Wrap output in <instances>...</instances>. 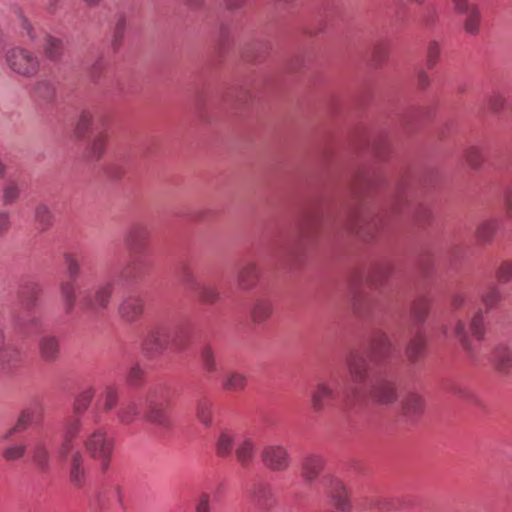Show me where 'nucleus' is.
Segmentation results:
<instances>
[{
  "label": "nucleus",
  "instance_id": "obj_1",
  "mask_svg": "<svg viewBox=\"0 0 512 512\" xmlns=\"http://www.w3.org/2000/svg\"><path fill=\"white\" fill-rule=\"evenodd\" d=\"M190 340V325L185 320L157 324L147 333L142 350L147 358L162 356L165 351H183Z\"/></svg>",
  "mask_w": 512,
  "mask_h": 512
},
{
  "label": "nucleus",
  "instance_id": "obj_2",
  "mask_svg": "<svg viewBox=\"0 0 512 512\" xmlns=\"http://www.w3.org/2000/svg\"><path fill=\"white\" fill-rule=\"evenodd\" d=\"M392 344L383 333H377L373 337L366 353L355 351L347 358V370L351 381L359 386L367 383L370 373V363L380 365L390 356Z\"/></svg>",
  "mask_w": 512,
  "mask_h": 512
},
{
  "label": "nucleus",
  "instance_id": "obj_3",
  "mask_svg": "<svg viewBox=\"0 0 512 512\" xmlns=\"http://www.w3.org/2000/svg\"><path fill=\"white\" fill-rule=\"evenodd\" d=\"M42 293V288L39 283L27 282L23 286L20 294L24 310L14 311L11 315V323L13 327L22 332L27 333L31 329L40 327V318L35 314L34 309L38 305V299Z\"/></svg>",
  "mask_w": 512,
  "mask_h": 512
},
{
  "label": "nucleus",
  "instance_id": "obj_4",
  "mask_svg": "<svg viewBox=\"0 0 512 512\" xmlns=\"http://www.w3.org/2000/svg\"><path fill=\"white\" fill-rule=\"evenodd\" d=\"M115 283L112 280L101 281L91 290L79 293V307L87 313L98 315L106 311L111 303Z\"/></svg>",
  "mask_w": 512,
  "mask_h": 512
},
{
  "label": "nucleus",
  "instance_id": "obj_5",
  "mask_svg": "<svg viewBox=\"0 0 512 512\" xmlns=\"http://www.w3.org/2000/svg\"><path fill=\"white\" fill-rule=\"evenodd\" d=\"M115 441L104 429L92 432L84 441L89 456L100 463L101 470L106 472L114 450Z\"/></svg>",
  "mask_w": 512,
  "mask_h": 512
},
{
  "label": "nucleus",
  "instance_id": "obj_6",
  "mask_svg": "<svg viewBox=\"0 0 512 512\" xmlns=\"http://www.w3.org/2000/svg\"><path fill=\"white\" fill-rule=\"evenodd\" d=\"M64 262L69 280L62 281L59 290L64 311L69 315L74 311L77 302L75 280L80 275V261L75 254L67 253L64 256Z\"/></svg>",
  "mask_w": 512,
  "mask_h": 512
},
{
  "label": "nucleus",
  "instance_id": "obj_7",
  "mask_svg": "<svg viewBox=\"0 0 512 512\" xmlns=\"http://www.w3.org/2000/svg\"><path fill=\"white\" fill-rule=\"evenodd\" d=\"M260 459L263 467L273 473H284L292 465L288 448L280 443H270L262 447Z\"/></svg>",
  "mask_w": 512,
  "mask_h": 512
},
{
  "label": "nucleus",
  "instance_id": "obj_8",
  "mask_svg": "<svg viewBox=\"0 0 512 512\" xmlns=\"http://www.w3.org/2000/svg\"><path fill=\"white\" fill-rule=\"evenodd\" d=\"M246 496L256 512H271L277 505L274 488L265 480H257L247 486Z\"/></svg>",
  "mask_w": 512,
  "mask_h": 512
},
{
  "label": "nucleus",
  "instance_id": "obj_9",
  "mask_svg": "<svg viewBox=\"0 0 512 512\" xmlns=\"http://www.w3.org/2000/svg\"><path fill=\"white\" fill-rule=\"evenodd\" d=\"M369 396L371 400L380 406H389L398 399V388L394 377L387 373H379L373 379Z\"/></svg>",
  "mask_w": 512,
  "mask_h": 512
},
{
  "label": "nucleus",
  "instance_id": "obj_10",
  "mask_svg": "<svg viewBox=\"0 0 512 512\" xmlns=\"http://www.w3.org/2000/svg\"><path fill=\"white\" fill-rule=\"evenodd\" d=\"M6 63L13 72L24 77H33L39 70L38 57L22 47L9 49L6 52Z\"/></svg>",
  "mask_w": 512,
  "mask_h": 512
},
{
  "label": "nucleus",
  "instance_id": "obj_11",
  "mask_svg": "<svg viewBox=\"0 0 512 512\" xmlns=\"http://www.w3.org/2000/svg\"><path fill=\"white\" fill-rule=\"evenodd\" d=\"M454 12L462 17L465 34L477 36L481 30L482 12L477 3L471 0H452Z\"/></svg>",
  "mask_w": 512,
  "mask_h": 512
},
{
  "label": "nucleus",
  "instance_id": "obj_12",
  "mask_svg": "<svg viewBox=\"0 0 512 512\" xmlns=\"http://www.w3.org/2000/svg\"><path fill=\"white\" fill-rule=\"evenodd\" d=\"M325 494L333 507L340 512H351L350 492L342 480L335 475H327L322 480Z\"/></svg>",
  "mask_w": 512,
  "mask_h": 512
},
{
  "label": "nucleus",
  "instance_id": "obj_13",
  "mask_svg": "<svg viewBox=\"0 0 512 512\" xmlns=\"http://www.w3.org/2000/svg\"><path fill=\"white\" fill-rule=\"evenodd\" d=\"M145 412L144 419L154 425L168 428L171 425V420L168 415V402L164 399H159L156 393H149L144 401Z\"/></svg>",
  "mask_w": 512,
  "mask_h": 512
},
{
  "label": "nucleus",
  "instance_id": "obj_14",
  "mask_svg": "<svg viewBox=\"0 0 512 512\" xmlns=\"http://www.w3.org/2000/svg\"><path fill=\"white\" fill-rule=\"evenodd\" d=\"M144 299L137 294H130L122 298L117 313L120 319L127 324L137 322L144 313Z\"/></svg>",
  "mask_w": 512,
  "mask_h": 512
},
{
  "label": "nucleus",
  "instance_id": "obj_15",
  "mask_svg": "<svg viewBox=\"0 0 512 512\" xmlns=\"http://www.w3.org/2000/svg\"><path fill=\"white\" fill-rule=\"evenodd\" d=\"M325 458L318 453H308L303 456L300 463V475L306 484L314 483L325 468Z\"/></svg>",
  "mask_w": 512,
  "mask_h": 512
},
{
  "label": "nucleus",
  "instance_id": "obj_16",
  "mask_svg": "<svg viewBox=\"0 0 512 512\" xmlns=\"http://www.w3.org/2000/svg\"><path fill=\"white\" fill-rule=\"evenodd\" d=\"M490 362L494 370L501 376H508L512 372V348L507 343H497L490 354Z\"/></svg>",
  "mask_w": 512,
  "mask_h": 512
},
{
  "label": "nucleus",
  "instance_id": "obj_17",
  "mask_svg": "<svg viewBox=\"0 0 512 512\" xmlns=\"http://www.w3.org/2000/svg\"><path fill=\"white\" fill-rule=\"evenodd\" d=\"M337 393L331 384L325 381L317 383L311 392V409L319 414L328 408L336 399Z\"/></svg>",
  "mask_w": 512,
  "mask_h": 512
},
{
  "label": "nucleus",
  "instance_id": "obj_18",
  "mask_svg": "<svg viewBox=\"0 0 512 512\" xmlns=\"http://www.w3.org/2000/svg\"><path fill=\"white\" fill-rule=\"evenodd\" d=\"M425 410V402L421 395L408 393L401 401V414L407 422L418 420Z\"/></svg>",
  "mask_w": 512,
  "mask_h": 512
},
{
  "label": "nucleus",
  "instance_id": "obj_19",
  "mask_svg": "<svg viewBox=\"0 0 512 512\" xmlns=\"http://www.w3.org/2000/svg\"><path fill=\"white\" fill-rule=\"evenodd\" d=\"M454 335L458 339L468 361L471 364H476L479 360L480 350L469 337L465 323L462 320H458L455 324Z\"/></svg>",
  "mask_w": 512,
  "mask_h": 512
},
{
  "label": "nucleus",
  "instance_id": "obj_20",
  "mask_svg": "<svg viewBox=\"0 0 512 512\" xmlns=\"http://www.w3.org/2000/svg\"><path fill=\"white\" fill-rule=\"evenodd\" d=\"M260 280V270L256 263L246 262L242 264L237 272L236 283L240 290L250 291Z\"/></svg>",
  "mask_w": 512,
  "mask_h": 512
},
{
  "label": "nucleus",
  "instance_id": "obj_21",
  "mask_svg": "<svg viewBox=\"0 0 512 512\" xmlns=\"http://www.w3.org/2000/svg\"><path fill=\"white\" fill-rule=\"evenodd\" d=\"M87 481V473L85 468V458L81 452L76 451L72 454L69 465V482L70 484L81 489Z\"/></svg>",
  "mask_w": 512,
  "mask_h": 512
},
{
  "label": "nucleus",
  "instance_id": "obj_22",
  "mask_svg": "<svg viewBox=\"0 0 512 512\" xmlns=\"http://www.w3.org/2000/svg\"><path fill=\"white\" fill-rule=\"evenodd\" d=\"M235 458L242 468H248L256 458V442L252 437L238 439L235 447Z\"/></svg>",
  "mask_w": 512,
  "mask_h": 512
},
{
  "label": "nucleus",
  "instance_id": "obj_23",
  "mask_svg": "<svg viewBox=\"0 0 512 512\" xmlns=\"http://www.w3.org/2000/svg\"><path fill=\"white\" fill-rule=\"evenodd\" d=\"M39 407L37 405L29 406L21 411L15 424L6 431L2 436V439L7 440L15 433H22L28 429V427L34 423L36 417L39 414Z\"/></svg>",
  "mask_w": 512,
  "mask_h": 512
},
{
  "label": "nucleus",
  "instance_id": "obj_24",
  "mask_svg": "<svg viewBox=\"0 0 512 512\" xmlns=\"http://www.w3.org/2000/svg\"><path fill=\"white\" fill-rule=\"evenodd\" d=\"M38 349L43 361L53 363L60 355L59 339L54 335H44L39 339Z\"/></svg>",
  "mask_w": 512,
  "mask_h": 512
},
{
  "label": "nucleus",
  "instance_id": "obj_25",
  "mask_svg": "<svg viewBox=\"0 0 512 512\" xmlns=\"http://www.w3.org/2000/svg\"><path fill=\"white\" fill-rule=\"evenodd\" d=\"M31 454L34 463L40 471L47 472L50 469L51 454L46 441L41 439L34 441Z\"/></svg>",
  "mask_w": 512,
  "mask_h": 512
},
{
  "label": "nucleus",
  "instance_id": "obj_26",
  "mask_svg": "<svg viewBox=\"0 0 512 512\" xmlns=\"http://www.w3.org/2000/svg\"><path fill=\"white\" fill-rule=\"evenodd\" d=\"M403 190L404 184H397L393 200H391L390 203H388L384 208L381 209V211L378 212V221L390 220L393 216H396L401 213L404 204V198L402 195Z\"/></svg>",
  "mask_w": 512,
  "mask_h": 512
},
{
  "label": "nucleus",
  "instance_id": "obj_27",
  "mask_svg": "<svg viewBox=\"0 0 512 512\" xmlns=\"http://www.w3.org/2000/svg\"><path fill=\"white\" fill-rule=\"evenodd\" d=\"M248 384L247 376L239 371H227L221 379V387L227 392H242Z\"/></svg>",
  "mask_w": 512,
  "mask_h": 512
},
{
  "label": "nucleus",
  "instance_id": "obj_28",
  "mask_svg": "<svg viewBox=\"0 0 512 512\" xmlns=\"http://www.w3.org/2000/svg\"><path fill=\"white\" fill-rule=\"evenodd\" d=\"M273 312L271 300L267 298H257L250 309V318L255 324H262L267 321Z\"/></svg>",
  "mask_w": 512,
  "mask_h": 512
},
{
  "label": "nucleus",
  "instance_id": "obj_29",
  "mask_svg": "<svg viewBox=\"0 0 512 512\" xmlns=\"http://www.w3.org/2000/svg\"><path fill=\"white\" fill-rule=\"evenodd\" d=\"M148 233L140 226H134L126 238L128 248L134 254L142 253L147 245Z\"/></svg>",
  "mask_w": 512,
  "mask_h": 512
},
{
  "label": "nucleus",
  "instance_id": "obj_30",
  "mask_svg": "<svg viewBox=\"0 0 512 512\" xmlns=\"http://www.w3.org/2000/svg\"><path fill=\"white\" fill-rule=\"evenodd\" d=\"M15 16L21 34H25L31 42H37L43 31L29 21L21 8L15 9Z\"/></svg>",
  "mask_w": 512,
  "mask_h": 512
},
{
  "label": "nucleus",
  "instance_id": "obj_31",
  "mask_svg": "<svg viewBox=\"0 0 512 512\" xmlns=\"http://www.w3.org/2000/svg\"><path fill=\"white\" fill-rule=\"evenodd\" d=\"M426 339L425 336L418 332L408 343L406 347V356L410 362L415 363L420 360L425 352Z\"/></svg>",
  "mask_w": 512,
  "mask_h": 512
},
{
  "label": "nucleus",
  "instance_id": "obj_32",
  "mask_svg": "<svg viewBox=\"0 0 512 512\" xmlns=\"http://www.w3.org/2000/svg\"><path fill=\"white\" fill-rule=\"evenodd\" d=\"M145 268V261L139 257H135L122 269L120 278L125 281L136 280L143 275Z\"/></svg>",
  "mask_w": 512,
  "mask_h": 512
},
{
  "label": "nucleus",
  "instance_id": "obj_33",
  "mask_svg": "<svg viewBox=\"0 0 512 512\" xmlns=\"http://www.w3.org/2000/svg\"><path fill=\"white\" fill-rule=\"evenodd\" d=\"M195 414L198 421L206 427L213 423V403L207 398H201L196 403Z\"/></svg>",
  "mask_w": 512,
  "mask_h": 512
},
{
  "label": "nucleus",
  "instance_id": "obj_34",
  "mask_svg": "<svg viewBox=\"0 0 512 512\" xmlns=\"http://www.w3.org/2000/svg\"><path fill=\"white\" fill-rule=\"evenodd\" d=\"M35 221L40 224H50L61 221V213L47 204H38L35 208Z\"/></svg>",
  "mask_w": 512,
  "mask_h": 512
},
{
  "label": "nucleus",
  "instance_id": "obj_35",
  "mask_svg": "<svg viewBox=\"0 0 512 512\" xmlns=\"http://www.w3.org/2000/svg\"><path fill=\"white\" fill-rule=\"evenodd\" d=\"M469 330L471 335L478 341H483L486 337L487 328L484 312L478 309L469 321Z\"/></svg>",
  "mask_w": 512,
  "mask_h": 512
},
{
  "label": "nucleus",
  "instance_id": "obj_36",
  "mask_svg": "<svg viewBox=\"0 0 512 512\" xmlns=\"http://www.w3.org/2000/svg\"><path fill=\"white\" fill-rule=\"evenodd\" d=\"M95 395V389L93 387H88L81 391L75 398L73 402V413L79 417H82L83 414L89 408L93 398Z\"/></svg>",
  "mask_w": 512,
  "mask_h": 512
},
{
  "label": "nucleus",
  "instance_id": "obj_37",
  "mask_svg": "<svg viewBox=\"0 0 512 512\" xmlns=\"http://www.w3.org/2000/svg\"><path fill=\"white\" fill-rule=\"evenodd\" d=\"M112 495L116 498L117 502L122 505V491L119 485H112L110 487H102L96 494L92 505L99 509L106 506V498Z\"/></svg>",
  "mask_w": 512,
  "mask_h": 512
},
{
  "label": "nucleus",
  "instance_id": "obj_38",
  "mask_svg": "<svg viewBox=\"0 0 512 512\" xmlns=\"http://www.w3.org/2000/svg\"><path fill=\"white\" fill-rule=\"evenodd\" d=\"M116 415L121 424L130 425L139 415L138 404L134 401L124 402L121 404Z\"/></svg>",
  "mask_w": 512,
  "mask_h": 512
},
{
  "label": "nucleus",
  "instance_id": "obj_39",
  "mask_svg": "<svg viewBox=\"0 0 512 512\" xmlns=\"http://www.w3.org/2000/svg\"><path fill=\"white\" fill-rule=\"evenodd\" d=\"M502 299V292L496 285L488 286L481 294V301L487 311L496 308Z\"/></svg>",
  "mask_w": 512,
  "mask_h": 512
},
{
  "label": "nucleus",
  "instance_id": "obj_40",
  "mask_svg": "<svg viewBox=\"0 0 512 512\" xmlns=\"http://www.w3.org/2000/svg\"><path fill=\"white\" fill-rule=\"evenodd\" d=\"M384 182L385 179L381 175L376 173H366L359 175L358 179L356 180V189L369 191L380 187L384 184Z\"/></svg>",
  "mask_w": 512,
  "mask_h": 512
},
{
  "label": "nucleus",
  "instance_id": "obj_41",
  "mask_svg": "<svg viewBox=\"0 0 512 512\" xmlns=\"http://www.w3.org/2000/svg\"><path fill=\"white\" fill-rule=\"evenodd\" d=\"M234 442V435L230 431L221 432L216 443V454L219 457L229 456L232 452Z\"/></svg>",
  "mask_w": 512,
  "mask_h": 512
},
{
  "label": "nucleus",
  "instance_id": "obj_42",
  "mask_svg": "<svg viewBox=\"0 0 512 512\" xmlns=\"http://www.w3.org/2000/svg\"><path fill=\"white\" fill-rule=\"evenodd\" d=\"M178 278L182 285L193 292H195L200 285L193 272V269L188 264H182L180 266Z\"/></svg>",
  "mask_w": 512,
  "mask_h": 512
},
{
  "label": "nucleus",
  "instance_id": "obj_43",
  "mask_svg": "<svg viewBox=\"0 0 512 512\" xmlns=\"http://www.w3.org/2000/svg\"><path fill=\"white\" fill-rule=\"evenodd\" d=\"M306 253V244L300 243L295 247L288 246L285 252V262L289 266H300L304 260Z\"/></svg>",
  "mask_w": 512,
  "mask_h": 512
},
{
  "label": "nucleus",
  "instance_id": "obj_44",
  "mask_svg": "<svg viewBox=\"0 0 512 512\" xmlns=\"http://www.w3.org/2000/svg\"><path fill=\"white\" fill-rule=\"evenodd\" d=\"M18 358V351L5 344V334L0 328V367L5 368L11 362Z\"/></svg>",
  "mask_w": 512,
  "mask_h": 512
},
{
  "label": "nucleus",
  "instance_id": "obj_45",
  "mask_svg": "<svg viewBox=\"0 0 512 512\" xmlns=\"http://www.w3.org/2000/svg\"><path fill=\"white\" fill-rule=\"evenodd\" d=\"M412 318L416 324L423 323L429 314V300L425 297L417 299L412 306Z\"/></svg>",
  "mask_w": 512,
  "mask_h": 512
},
{
  "label": "nucleus",
  "instance_id": "obj_46",
  "mask_svg": "<svg viewBox=\"0 0 512 512\" xmlns=\"http://www.w3.org/2000/svg\"><path fill=\"white\" fill-rule=\"evenodd\" d=\"M411 506L410 500H389L385 498H379L371 503V508L385 510V509H397L404 510Z\"/></svg>",
  "mask_w": 512,
  "mask_h": 512
},
{
  "label": "nucleus",
  "instance_id": "obj_47",
  "mask_svg": "<svg viewBox=\"0 0 512 512\" xmlns=\"http://www.w3.org/2000/svg\"><path fill=\"white\" fill-rule=\"evenodd\" d=\"M464 157L467 164L474 170L480 169L484 162L483 152L478 146H469L464 151Z\"/></svg>",
  "mask_w": 512,
  "mask_h": 512
},
{
  "label": "nucleus",
  "instance_id": "obj_48",
  "mask_svg": "<svg viewBox=\"0 0 512 512\" xmlns=\"http://www.w3.org/2000/svg\"><path fill=\"white\" fill-rule=\"evenodd\" d=\"M107 137L104 134L97 135L88 148V157L91 160L100 159L105 153Z\"/></svg>",
  "mask_w": 512,
  "mask_h": 512
},
{
  "label": "nucleus",
  "instance_id": "obj_49",
  "mask_svg": "<svg viewBox=\"0 0 512 512\" xmlns=\"http://www.w3.org/2000/svg\"><path fill=\"white\" fill-rule=\"evenodd\" d=\"M81 417L71 414L63 422L64 436L76 438L82 429Z\"/></svg>",
  "mask_w": 512,
  "mask_h": 512
},
{
  "label": "nucleus",
  "instance_id": "obj_50",
  "mask_svg": "<svg viewBox=\"0 0 512 512\" xmlns=\"http://www.w3.org/2000/svg\"><path fill=\"white\" fill-rule=\"evenodd\" d=\"M119 403V392L113 386H107L102 394V408L104 412L112 411Z\"/></svg>",
  "mask_w": 512,
  "mask_h": 512
},
{
  "label": "nucleus",
  "instance_id": "obj_51",
  "mask_svg": "<svg viewBox=\"0 0 512 512\" xmlns=\"http://www.w3.org/2000/svg\"><path fill=\"white\" fill-rule=\"evenodd\" d=\"M44 52L50 59H56L60 56L62 51V42L60 39L54 38L50 35H45L44 38Z\"/></svg>",
  "mask_w": 512,
  "mask_h": 512
},
{
  "label": "nucleus",
  "instance_id": "obj_52",
  "mask_svg": "<svg viewBox=\"0 0 512 512\" xmlns=\"http://www.w3.org/2000/svg\"><path fill=\"white\" fill-rule=\"evenodd\" d=\"M200 360H201L203 368L207 372H215L217 370L215 353L210 345H204L201 348Z\"/></svg>",
  "mask_w": 512,
  "mask_h": 512
},
{
  "label": "nucleus",
  "instance_id": "obj_53",
  "mask_svg": "<svg viewBox=\"0 0 512 512\" xmlns=\"http://www.w3.org/2000/svg\"><path fill=\"white\" fill-rule=\"evenodd\" d=\"M93 121V115L90 111L84 110L80 113L78 121L75 126V135L78 138L84 137L89 130Z\"/></svg>",
  "mask_w": 512,
  "mask_h": 512
},
{
  "label": "nucleus",
  "instance_id": "obj_54",
  "mask_svg": "<svg viewBox=\"0 0 512 512\" xmlns=\"http://www.w3.org/2000/svg\"><path fill=\"white\" fill-rule=\"evenodd\" d=\"M219 212L211 208H202L193 211L186 220L188 221H199V222H211L218 219Z\"/></svg>",
  "mask_w": 512,
  "mask_h": 512
},
{
  "label": "nucleus",
  "instance_id": "obj_55",
  "mask_svg": "<svg viewBox=\"0 0 512 512\" xmlns=\"http://www.w3.org/2000/svg\"><path fill=\"white\" fill-rule=\"evenodd\" d=\"M441 46L436 40H430L426 48V65L429 69L433 68L440 58Z\"/></svg>",
  "mask_w": 512,
  "mask_h": 512
},
{
  "label": "nucleus",
  "instance_id": "obj_56",
  "mask_svg": "<svg viewBox=\"0 0 512 512\" xmlns=\"http://www.w3.org/2000/svg\"><path fill=\"white\" fill-rule=\"evenodd\" d=\"M193 512H212L211 495L202 491L194 499Z\"/></svg>",
  "mask_w": 512,
  "mask_h": 512
},
{
  "label": "nucleus",
  "instance_id": "obj_57",
  "mask_svg": "<svg viewBox=\"0 0 512 512\" xmlns=\"http://www.w3.org/2000/svg\"><path fill=\"white\" fill-rule=\"evenodd\" d=\"M27 451L25 444H15L8 446L2 452V456L7 461H16L21 459Z\"/></svg>",
  "mask_w": 512,
  "mask_h": 512
},
{
  "label": "nucleus",
  "instance_id": "obj_58",
  "mask_svg": "<svg viewBox=\"0 0 512 512\" xmlns=\"http://www.w3.org/2000/svg\"><path fill=\"white\" fill-rule=\"evenodd\" d=\"M20 194V187L15 180H8L3 189V201L6 204H11L17 200Z\"/></svg>",
  "mask_w": 512,
  "mask_h": 512
},
{
  "label": "nucleus",
  "instance_id": "obj_59",
  "mask_svg": "<svg viewBox=\"0 0 512 512\" xmlns=\"http://www.w3.org/2000/svg\"><path fill=\"white\" fill-rule=\"evenodd\" d=\"M195 293H197L199 298L206 303H214L220 298L219 292L216 288L202 284L199 285Z\"/></svg>",
  "mask_w": 512,
  "mask_h": 512
},
{
  "label": "nucleus",
  "instance_id": "obj_60",
  "mask_svg": "<svg viewBox=\"0 0 512 512\" xmlns=\"http://www.w3.org/2000/svg\"><path fill=\"white\" fill-rule=\"evenodd\" d=\"M496 279L499 283L505 284L512 280V261H502L496 270Z\"/></svg>",
  "mask_w": 512,
  "mask_h": 512
},
{
  "label": "nucleus",
  "instance_id": "obj_61",
  "mask_svg": "<svg viewBox=\"0 0 512 512\" xmlns=\"http://www.w3.org/2000/svg\"><path fill=\"white\" fill-rule=\"evenodd\" d=\"M126 30V18L121 15L116 21L113 36H112V46L114 49H117L122 42Z\"/></svg>",
  "mask_w": 512,
  "mask_h": 512
},
{
  "label": "nucleus",
  "instance_id": "obj_62",
  "mask_svg": "<svg viewBox=\"0 0 512 512\" xmlns=\"http://www.w3.org/2000/svg\"><path fill=\"white\" fill-rule=\"evenodd\" d=\"M392 273V267L389 264L378 265L373 274L371 281L375 286H380Z\"/></svg>",
  "mask_w": 512,
  "mask_h": 512
},
{
  "label": "nucleus",
  "instance_id": "obj_63",
  "mask_svg": "<svg viewBox=\"0 0 512 512\" xmlns=\"http://www.w3.org/2000/svg\"><path fill=\"white\" fill-rule=\"evenodd\" d=\"M36 94L44 100H51L55 94V87L49 80H41L35 86Z\"/></svg>",
  "mask_w": 512,
  "mask_h": 512
},
{
  "label": "nucleus",
  "instance_id": "obj_64",
  "mask_svg": "<svg viewBox=\"0 0 512 512\" xmlns=\"http://www.w3.org/2000/svg\"><path fill=\"white\" fill-rule=\"evenodd\" d=\"M487 103L493 112L499 113L506 107L507 100L501 93L494 92L489 96Z\"/></svg>",
  "mask_w": 512,
  "mask_h": 512
}]
</instances>
